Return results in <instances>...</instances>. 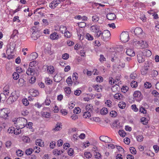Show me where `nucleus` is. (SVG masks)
<instances>
[{
  "label": "nucleus",
  "mask_w": 159,
  "mask_h": 159,
  "mask_svg": "<svg viewBox=\"0 0 159 159\" xmlns=\"http://www.w3.org/2000/svg\"><path fill=\"white\" fill-rule=\"evenodd\" d=\"M12 121L14 123L15 126L19 129H22L26 126L27 124V120L23 117L15 118L12 120Z\"/></svg>",
  "instance_id": "f257e3e1"
},
{
  "label": "nucleus",
  "mask_w": 159,
  "mask_h": 159,
  "mask_svg": "<svg viewBox=\"0 0 159 159\" xmlns=\"http://www.w3.org/2000/svg\"><path fill=\"white\" fill-rule=\"evenodd\" d=\"M90 30L95 34L96 37L99 38L100 37L101 30L99 26L96 25H93L90 27Z\"/></svg>",
  "instance_id": "f03ea898"
},
{
  "label": "nucleus",
  "mask_w": 159,
  "mask_h": 159,
  "mask_svg": "<svg viewBox=\"0 0 159 159\" xmlns=\"http://www.w3.org/2000/svg\"><path fill=\"white\" fill-rule=\"evenodd\" d=\"M100 37L101 39L103 41H105L108 40L109 38L111 35V34L110 31L108 30H105L102 32L101 31Z\"/></svg>",
  "instance_id": "7ed1b4c3"
},
{
  "label": "nucleus",
  "mask_w": 159,
  "mask_h": 159,
  "mask_svg": "<svg viewBox=\"0 0 159 159\" xmlns=\"http://www.w3.org/2000/svg\"><path fill=\"white\" fill-rule=\"evenodd\" d=\"M120 39L124 43L127 42L129 39L128 33L127 31L122 32L120 35Z\"/></svg>",
  "instance_id": "20e7f679"
},
{
  "label": "nucleus",
  "mask_w": 159,
  "mask_h": 159,
  "mask_svg": "<svg viewBox=\"0 0 159 159\" xmlns=\"http://www.w3.org/2000/svg\"><path fill=\"white\" fill-rule=\"evenodd\" d=\"M9 113L10 111L8 108L1 109L0 110V117L3 118H6L8 116Z\"/></svg>",
  "instance_id": "39448f33"
},
{
  "label": "nucleus",
  "mask_w": 159,
  "mask_h": 159,
  "mask_svg": "<svg viewBox=\"0 0 159 159\" xmlns=\"http://www.w3.org/2000/svg\"><path fill=\"white\" fill-rule=\"evenodd\" d=\"M16 45L14 43H10L9 45L7 46V53H12L14 50Z\"/></svg>",
  "instance_id": "423d86ee"
},
{
  "label": "nucleus",
  "mask_w": 159,
  "mask_h": 159,
  "mask_svg": "<svg viewBox=\"0 0 159 159\" xmlns=\"http://www.w3.org/2000/svg\"><path fill=\"white\" fill-rule=\"evenodd\" d=\"M134 43H135L136 44L137 43L140 46L141 48L142 49L147 48L148 46L146 41L143 40L135 41Z\"/></svg>",
  "instance_id": "0eeeda50"
},
{
  "label": "nucleus",
  "mask_w": 159,
  "mask_h": 159,
  "mask_svg": "<svg viewBox=\"0 0 159 159\" xmlns=\"http://www.w3.org/2000/svg\"><path fill=\"white\" fill-rule=\"evenodd\" d=\"M134 32L135 34L139 38L141 37L143 35V30L139 27H138L135 29Z\"/></svg>",
  "instance_id": "6e6552de"
},
{
  "label": "nucleus",
  "mask_w": 159,
  "mask_h": 159,
  "mask_svg": "<svg viewBox=\"0 0 159 159\" xmlns=\"http://www.w3.org/2000/svg\"><path fill=\"white\" fill-rule=\"evenodd\" d=\"M100 140L105 143H109L112 141L111 139L107 136H101L99 137Z\"/></svg>",
  "instance_id": "1a4fd4ad"
},
{
  "label": "nucleus",
  "mask_w": 159,
  "mask_h": 159,
  "mask_svg": "<svg viewBox=\"0 0 159 159\" xmlns=\"http://www.w3.org/2000/svg\"><path fill=\"white\" fill-rule=\"evenodd\" d=\"M18 98V96L16 94V92H13L11 94V95L8 98V100H10L12 102L16 100Z\"/></svg>",
  "instance_id": "9d476101"
},
{
  "label": "nucleus",
  "mask_w": 159,
  "mask_h": 159,
  "mask_svg": "<svg viewBox=\"0 0 159 159\" xmlns=\"http://www.w3.org/2000/svg\"><path fill=\"white\" fill-rule=\"evenodd\" d=\"M145 58L144 56L141 53H139L137 55L138 61L139 63H141L144 62Z\"/></svg>",
  "instance_id": "9b49d317"
},
{
  "label": "nucleus",
  "mask_w": 159,
  "mask_h": 159,
  "mask_svg": "<svg viewBox=\"0 0 159 159\" xmlns=\"http://www.w3.org/2000/svg\"><path fill=\"white\" fill-rule=\"evenodd\" d=\"M59 3L57 0H53L50 3L49 7L52 9H54Z\"/></svg>",
  "instance_id": "f8f14e48"
},
{
  "label": "nucleus",
  "mask_w": 159,
  "mask_h": 159,
  "mask_svg": "<svg viewBox=\"0 0 159 159\" xmlns=\"http://www.w3.org/2000/svg\"><path fill=\"white\" fill-rule=\"evenodd\" d=\"M50 38L52 40H57L59 38L58 34L56 32H54L50 35Z\"/></svg>",
  "instance_id": "ddd939ff"
},
{
  "label": "nucleus",
  "mask_w": 159,
  "mask_h": 159,
  "mask_svg": "<svg viewBox=\"0 0 159 159\" xmlns=\"http://www.w3.org/2000/svg\"><path fill=\"white\" fill-rule=\"evenodd\" d=\"M30 95L33 97H35L39 95V93L38 90L34 89H31L30 90Z\"/></svg>",
  "instance_id": "4468645a"
},
{
  "label": "nucleus",
  "mask_w": 159,
  "mask_h": 159,
  "mask_svg": "<svg viewBox=\"0 0 159 159\" xmlns=\"http://www.w3.org/2000/svg\"><path fill=\"white\" fill-rule=\"evenodd\" d=\"M106 17L108 20H111L115 19L116 16L114 13H110L107 14Z\"/></svg>",
  "instance_id": "2eb2a0df"
},
{
  "label": "nucleus",
  "mask_w": 159,
  "mask_h": 159,
  "mask_svg": "<svg viewBox=\"0 0 159 159\" xmlns=\"http://www.w3.org/2000/svg\"><path fill=\"white\" fill-rule=\"evenodd\" d=\"M35 70L29 67L26 71V73L28 75H32L35 73Z\"/></svg>",
  "instance_id": "dca6fc26"
},
{
  "label": "nucleus",
  "mask_w": 159,
  "mask_h": 159,
  "mask_svg": "<svg viewBox=\"0 0 159 159\" xmlns=\"http://www.w3.org/2000/svg\"><path fill=\"white\" fill-rule=\"evenodd\" d=\"M72 79L74 82L75 84V85L78 84L79 82L77 81L78 79V74L76 73H74L72 75Z\"/></svg>",
  "instance_id": "f3484780"
},
{
  "label": "nucleus",
  "mask_w": 159,
  "mask_h": 159,
  "mask_svg": "<svg viewBox=\"0 0 159 159\" xmlns=\"http://www.w3.org/2000/svg\"><path fill=\"white\" fill-rule=\"evenodd\" d=\"M141 53L143 54V55L145 57H150L152 55V52L151 51L148 49L145 50L142 53Z\"/></svg>",
  "instance_id": "a211bd4d"
},
{
  "label": "nucleus",
  "mask_w": 159,
  "mask_h": 159,
  "mask_svg": "<svg viewBox=\"0 0 159 159\" xmlns=\"http://www.w3.org/2000/svg\"><path fill=\"white\" fill-rule=\"evenodd\" d=\"M48 72L50 74H52L55 71L54 67L52 66H46Z\"/></svg>",
  "instance_id": "6ab92c4d"
},
{
  "label": "nucleus",
  "mask_w": 159,
  "mask_h": 159,
  "mask_svg": "<svg viewBox=\"0 0 159 159\" xmlns=\"http://www.w3.org/2000/svg\"><path fill=\"white\" fill-rule=\"evenodd\" d=\"M126 53L127 55L129 56L133 57L135 55L134 52L130 49H127L126 51Z\"/></svg>",
  "instance_id": "aec40b11"
},
{
  "label": "nucleus",
  "mask_w": 159,
  "mask_h": 159,
  "mask_svg": "<svg viewBox=\"0 0 159 159\" xmlns=\"http://www.w3.org/2000/svg\"><path fill=\"white\" fill-rule=\"evenodd\" d=\"M145 67L141 70V73L142 75H144L147 74L148 72V67L149 66V65H145L144 66Z\"/></svg>",
  "instance_id": "412c9836"
},
{
  "label": "nucleus",
  "mask_w": 159,
  "mask_h": 159,
  "mask_svg": "<svg viewBox=\"0 0 159 159\" xmlns=\"http://www.w3.org/2000/svg\"><path fill=\"white\" fill-rule=\"evenodd\" d=\"M38 57V54L35 52L31 53L29 56L30 59V60L35 59Z\"/></svg>",
  "instance_id": "4be33fe9"
},
{
  "label": "nucleus",
  "mask_w": 159,
  "mask_h": 159,
  "mask_svg": "<svg viewBox=\"0 0 159 159\" xmlns=\"http://www.w3.org/2000/svg\"><path fill=\"white\" fill-rule=\"evenodd\" d=\"M141 93L139 91H135L133 93L134 97L136 100V98H140L141 96Z\"/></svg>",
  "instance_id": "5701e85b"
},
{
  "label": "nucleus",
  "mask_w": 159,
  "mask_h": 159,
  "mask_svg": "<svg viewBox=\"0 0 159 159\" xmlns=\"http://www.w3.org/2000/svg\"><path fill=\"white\" fill-rule=\"evenodd\" d=\"M35 143L36 145L42 147L43 146V142L40 139H37L35 140Z\"/></svg>",
  "instance_id": "b1692460"
},
{
  "label": "nucleus",
  "mask_w": 159,
  "mask_h": 159,
  "mask_svg": "<svg viewBox=\"0 0 159 159\" xmlns=\"http://www.w3.org/2000/svg\"><path fill=\"white\" fill-rule=\"evenodd\" d=\"M41 113L42 116L45 118H48L50 116V113L49 112L43 111L41 112Z\"/></svg>",
  "instance_id": "393cba45"
},
{
  "label": "nucleus",
  "mask_w": 159,
  "mask_h": 159,
  "mask_svg": "<svg viewBox=\"0 0 159 159\" xmlns=\"http://www.w3.org/2000/svg\"><path fill=\"white\" fill-rule=\"evenodd\" d=\"M32 30L33 32L32 34V37L33 38V37H34V35H35V33L38 32L39 30L38 28L36 26L33 27Z\"/></svg>",
  "instance_id": "a878e982"
},
{
  "label": "nucleus",
  "mask_w": 159,
  "mask_h": 159,
  "mask_svg": "<svg viewBox=\"0 0 159 159\" xmlns=\"http://www.w3.org/2000/svg\"><path fill=\"white\" fill-rule=\"evenodd\" d=\"M85 109L87 111H92L93 109V107L91 104L87 105L85 107Z\"/></svg>",
  "instance_id": "bb28decb"
},
{
  "label": "nucleus",
  "mask_w": 159,
  "mask_h": 159,
  "mask_svg": "<svg viewBox=\"0 0 159 159\" xmlns=\"http://www.w3.org/2000/svg\"><path fill=\"white\" fill-rule=\"evenodd\" d=\"M25 81L23 79H20L19 80L18 84L20 86H23L25 85Z\"/></svg>",
  "instance_id": "cd10ccee"
},
{
  "label": "nucleus",
  "mask_w": 159,
  "mask_h": 159,
  "mask_svg": "<svg viewBox=\"0 0 159 159\" xmlns=\"http://www.w3.org/2000/svg\"><path fill=\"white\" fill-rule=\"evenodd\" d=\"M143 137L142 135H139L136 136L137 140L139 142H141L143 140Z\"/></svg>",
  "instance_id": "c85d7f7f"
},
{
  "label": "nucleus",
  "mask_w": 159,
  "mask_h": 159,
  "mask_svg": "<svg viewBox=\"0 0 159 159\" xmlns=\"http://www.w3.org/2000/svg\"><path fill=\"white\" fill-rule=\"evenodd\" d=\"M61 125V123L59 122L57 123V124L56 125L55 127L54 128H53V130H54V131H57L59 130L61 128L60 125Z\"/></svg>",
  "instance_id": "c756f323"
},
{
  "label": "nucleus",
  "mask_w": 159,
  "mask_h": 159,
  "mask_svg": "<svg viewBox=\"0 0 159 159\" xmlns=\"http://www.w3.org/2000/svg\"><path fill=\"white\" fill-rule=\"evenodd\" d=\"M126 103L124 102H120L118 104L119 107L122 109L126 107Z\"/></svg>",
  "instance_id": "7c9ffc66"
},
{
  "label": "nucleus",
  "mask_w": 159,
  "mask_h": 159,
  "mask_svg": "<svg viewBox=\"0 0 159 159\" xmlns=\"http://www.w3.org/2000/svg\"><path fill=\"white\" fill-rule=\"evenodd\" d=\"M66 82L69 86L72 85V81L70 76H69L67 78L66 80Z\"/></svg>",
  "instance_id": "2f4dec72"
},
{
  "label": "nucleus",
  "mask_w": 159,
  "mask_h": 159,
  "mask_svg": "<svg viewBox=\"0 0 159 159\" xmlns=\"http://www.w3.org/2000/svg\"><path fill=\"white\" fill-rule=\"evenodd\" d=\"M92 19L93 21L94 22H96L98 21L99 18L97 15H94L92 16Z\"/></svg>",
  "instance_id": "473e14b6"
},
{
  "label": "nucleus",
  "mask_w": 159,
  "mask_h": 159,
  "mask_svg": "<svg viewBox=\"0 0 159 159\" xmlns=\"http://www.w3.org/2000/svg\"><path fill=\"white\" fill-rule=\"evenodd\" d=\"M84 118H87L90 116L91 114L89 111H86L84 112L83 115Z\"/></svg>",
  "instance_id": "72a5a7b5"
},
{
  "label": "nucleus",
  "mask_w": 159,
  "mask_h": 159,
  "mask_svg": "<svg viewBox=\"0 0 159 159\" xmlns=\"http://www.w3.org/2000/svg\"><path fill=\"white\" fill-rule=\"evenodd\" d=\"M22 140L24 142L28 143L30 142V139L28 136H25L23 137Z\"/></svg>",
  "instance_id": "f704fd0d"
},
{
  "label": "nucleus",
  "mask_w": 159,
  "mask_h": 159,
  "mask_svg": "<svg viewBox=\"0 0 159 159\" xmlns=\"http://www.w3.org/2000/svg\"><path fill=\"white\" fill-rule=\"evenodd\" d=\"M33 151V149L32 148H29L27 149L25 152V154L27 155H29L31 154Z\"/></svg>",
  "instance_id": "c9c22d12"
},
{
  "label": "nucleus",
  "mask_w": 159,
  "mask_h": 159,
  "mask_svg": "<svg viewBox=\"0 0 159 159\" xmlns=\"http://www.w3.org/2000/svg\"><path fill=\"white\" fill-rule=\"evenodd\" d=\"M100 112L102 115H106L108 112L107 109L105 107H103L101 110Z\"/></svg>",
  "instance_id": "e433bc0d"
},
{
  "label": "nucleus",
  "mask_w": 159,
  "mask_h": 159,
  "mask_svg": "<svg viewBox=\"0 0 159 159\" xmlns=\"http://www.w3.org/2000/svg\"><path fill=\"white\" fill-rule=\"evenodd\" d=\"M21 129L16 128L15 129L14 134L16 135H18L21 133Z\"/></svg>",
  "instance_id": "4c0bfd02"
},
{
  "label": "nucleus",
  "mask_w": 159,
  "mask_h": 159,
  "mask_svg": "<svg viewBox=\"0 0 159 159\" xmlns=\"http://www.w3.org/2000/svg\"><path fill=\"white\" fill-rule=\"evenodd\" d=\"M66 28L64 26H61L60 28V30L62 33H64L66 31Z\"/></svg>",
  "instance_id": "58836bf2"
},
{
  "label": "nucleus",
  "mask_w": 159,
  "mask_h": 159,
  "mask_svg": "<svg viewBox=\"0 0 159 159\" xmlns=\"http://www.w3.org/2000/svg\"><path fill=\"white\" fill-rule=\"evenodd\" d=\"M130 85L132 88H135L138 86L137 82L136 81H133L131 83Z\"/></svg>",
  "instance_id": "ea45409f"
},
{
  "label": "nucleus",
  "mask_w": 159,
  "mask_h": 159,
  "mask_svg": "<svg viewBox=\"0 0 159 159\" xmlns=\"http://www.w3.org/2000/svg\"><path fill=\"white\" fill-rule=\"evenodd\" d=\"M130 76L131 79L135 80L137 77V75L135 72H134L130 75Z\"/></svg>",
  "instance_id": "a19ab883"
},
{
  "label": "nucleus",
  "mask_w": 159,
  "mask_h": 159,
  "mask_svg": "<svg viewBox=\"0 0 159 159\" xmlns=\"http://www.w3.org/2000/svg\"><path fill=\"white\" fill-rule=\"evenodd\" d=\"M13 79L15 80L18 79L19 77V74L16 72H14L12 75Z\"/></svg>",
  "instance_id": "79ce46f5"
},
{
  "label": "nucleus",
  "mask_w": 159,
  "mask_h": 159,
  "mask_svg": "<svg viewBox=\"0 0 159 159\" xmlns=\"http://www.w3.org/2000/svg\"><path fill=\"white\" fill-rule=\"evenodd\" d=\"M38 63V62L36 61H33L30 62L29 64V66L31 67L33 66H36Z\"/></svg>",
  "instance_id": "37998d69"
},
{
  "label": "nucleus",
  "mask_w": 159,
  "mask_h": 159,
  "mask_svg": "<svg viewBox=\"0 0 159 159\" xmlns=\"http://www.w3.org/2000/svg\"><path fill=\"white\" fill-rule=\"evenodd\" d=\"M114 98L117 99H120L122 98V95L120 93H116L114 95Z\"/></svg>",
  "instance_id": "c03bdc74"
},
{
  "label": "nucleus",
  "mask_w": 159,
  "mask_h": 159,
  "mask_svg": "<svg viewBox=\"0 0 159 159\" xmlns=\"http://www.w3.org/2000/svg\"><path fill=\"white\" fill-rule=\"evenodd\" d=\"M23 152L21 150H18L16 151V155L19 157H21L23 155Z\"/></svg>",
  "instance_id": "a18cd8bd"
},
{
  "label": "nucleus",
  "mask_w": 159,
  "mask_h": 159,
  "mask_svg": "<svg viewBox=\"0 0 159 159\" xmlns=\"http://www.w3.org/2000/svg\"><path fill=\"white\" fill-rule=\"evenodd\" d=\"M86 38L87 39L89 40H93V36L88 33L86 34Z\"/></svg>",
  "instance_id": "49530a36"
},
{
  "label": "nucleus",
  "mask_w": 159,
  "mask_h": 159,
  "mask_svg": "<svg viewBox=\"0 0 159 159\" xmlns=\"http://www.w3.org/2000/svg\"><path fill=\"white\" fill-rule=\"evenodd\" d=\"M110 115L112 117H116L117 115V112L114 111H112L110 112Z\"/></svg>",
  "instance_id": "de8ad7c7"
},
{
  "label": "nucleus",
  "mask_w": 159,
  "mask_h": 159,
  "mask_svg": "<svg viewBox=\"0 0 159 159\" xmlns=\"http://www.w3.org/2000/svg\"><path fill=\"white\" fill-rule=\"evenodd\" d=\"M129 89V87L126 86H123L121 89V91L123 93H125Z\"/></svg>",
  "instance_id": "09e8293b"
},
{
  "label": "nucleus",
  "mask_w": 159,
  "mask_h": 159,
  "mask_svg": "<svg viewBox=\"0 0 159 159\" xmlns=\"http://www.w3.org/2000/svg\"><path fill=\"white\" fill-rule=\"evenodd\" d=\"M85 157L87 158H90L92 157L91 153L89 152H85L84 153Z\"/></svg>",
  "instance_id": "8fccbe9b"
},
{
  "label": "nucleus",
  "mask_w": 159,
  "mask_h": 159,
  "mask_svg": "<svg viewBox=\"0 0 159 159\" xmlns=\"http://www.w3.org/2000/svg\"><path fill=\"white\" fill-rule=\"evenodd\" d=\"M130 151L133 154H135L136 153V151L135 148L133 147L130 148Z\"/></svg>",
  "instance_id": "3c124183"
},
{
  "label": "nucleus",
  "mask_w": 159,
  "mask_h": 159,
  "mask_svg": "<svg viewBox=\"0 0 159 159\" xmlns=\"http://www.w3.org/2000/svg\"><path fill=\"white\" fill-rule=\"evenodd\" d=\"M80 109L79 107H75L74 108L73 112L75 114H78L80 112Z\"/></svg>",
  "instance_id": "603ef678"
},
{
  "label": "nucleus",
  "mask_w": 159,
  "mask_h": 159,
  "mask_svg": "<svg viewBox=\"0 0 159 159\" xmlns=\"http://www.w3.org/2000/svg\"><path fill=\"white\" fill-rule=\"evenodd\" d=\"M144 86L145 87L146 89H149L151 87L152 85L151 83L147 82L145 83Z\"/></svg>",
  "instance_id": "864d4df0"
},
{
  "label": "nucleus",
  "mask_w": 159,
  "mask_h": 159,
  "mask_svg": "<svg viewBox=\"0 0 159 159\" xmlns=\"http://www.w3.org/2000/svg\"><path fill=\"white\" fill-rule=\"evenodd\" d=\"M99 60L101 62L105 61H106V59L104 57L103 55L101 54L100 55V58H99Z\"/></svg>",
  "instance_id": "5fc2aeb1"
},
{
  "label": "nucleus",
  "mask_w": 159,
  "mask_h": 159,
  "mask_svg": "<svg viewBox=\"0 0 159 159\" xmlns=\"http://www.w3.org/2000/svg\"><path fill=\"white\" fill-rule=\"evenodd\" d=\"M95 158L98 159H101V154L98 152H96L94 154Z\"/></svg>",
  "instance_id": "6e6d98bb"
},
{
  "label": "nucleus",
  "mask_w": 159,
  "mask_h": 159,
  "mask_svg": "<svg viewBox=\"0 0 159 159\" xmlns=\"http://www.w3.org/2000/svg\"><path fill=\"white\" fill-rule=\"evenodd\" d=\"M64 34L65 36L67 38H70L71 35V33L68 31H66Z\"/></svg>",
  "instance_id": "4d7b16f0"
},
{
  "label": "nucleus",
  "mask_w": 159,
  "mask_h": 159,
  "mask_svg": "<svg viewBox=\"0 0 159 159\" xmlns=\"http://www.w3.org/2000/svg\"><path fill=\"white\" fill-rule=\"evenodd\" d=\"M131 109L135 112H137L138 111V109L136 107L135 104L132 105L131 106Z\"/></svg>",
  "instance_id": "13d9d810"
},
{
  "label": "nucleus",
  "mask_w": 159,
  "mask_h": 159,
  "mask_svg": "<svg viewBox=\"0 0 159 159\" xmlns=\"http://www.w3.org/2000/svg\"><path fill=\"white\" fill-rule=\"evenodd\" d=\"M96 80L97 82H101L103 81V78L101 76H98L96 77Z\"/></svg>",
  "instance_id": "bf43d9fd"
},
{
  "label": "nucleus",
  "mask_w": 159,
  "mask_h": 159,
  "mask_svg": "<svg viewBox=\"0 0 159 159\" xmlns=\"http://www.w3.org/2000/svg\"><path fill=\"white\" fill-rule=\"evenodd\" d=\"M139 111L143 114H146L147 113L146 110L145 109V108L143 107H140L139 109Z\"/></svg>",
  "instance_id": "052dcab7"
},
{
  "label": "nucleus",
  "mask_w": 159,
  "mask_h": 159,
  "mask_svg": "<svg viewBox=\"0 0 159 159\" xmlns=\"http://www.w3.org/2000/svg\"><path fill=\"white\" fill-rule=\"evenodd\" d=\"M7 98V97H5L3 93H2L0 94V98L1 100L2 99V101H4Z\"/></svg>",
  "instance_id": "680f3d73"
},
{
  "label": "nucleus",
  "mask_w": 159,
  "mask_h": 159,
  "mask_svg": "<svg viewBox=\"0 0 159 159\" xmlns=\"http://www.w3.org/2000/svg\"><path fill=\"white\" fill-rule=\"evenodd\" d=\"M69 56L68 54L65 53L62 55V58L64 60H67L69 58Z\"/></svg>",
  "instance_id": "e2e57ef3"
},
{
  "label": "nucleus",
  "mask_w": 159,
  "mask_h": 159,
  "mask_svg": "<svg viewBox=\"0 0 159 159\" xmlns=\"http://www.w3.org/2000/svg\"><path fill=\"white\" fill-rule=\"evenodd\" d=\"M119 135H120V136H122V137H125L126 134L125 132L123 130H122L121 131L120 130L119 132Z\"/></svg>",
  "instance_id": "0e129e2a"
},
{
  "label": "nucleus",
  "mask_w": 159,
  "mask_h": 159,
  "mask_svg": "<svg viewBox=\"0 0 159 159\" xmlns=\"http://www.w3.org/2000/svg\"><path fill=\"white\" fill-rule=\"evenodd\" d=\"M15 129V128L14 127H10L8 130V132L12 134L13 133L14 134Z\"/></svg>",
  "instance_id": "69168bd1"
},
{
  "label": "nucleus",
  "mask_w": 159,
  "mask_h": 159,
  "mask_svg": "<svg viewBox=\"0 0 159 159\" xmlns=\"http://www.w3.org/2000/svg\"><path fill=\"white\" fill-rule=\"evenodd\" d=\"M124 142L127 144H129L130 142V139L126 137L124 139Z\"/></svg>",
  "instance_id": "338daca9"
},
{
  "label": "nucleus",
  "mask_w": 159,
  "mask_h": 159,
  "mask_svg": "<svg viewBox=\"0 0 159 159\" xmlns=\"http://www.w3.org/2000/svg\"><path fill=\"white\" fill-rule=\"evenodd\" d=\"M29 112L28 111L26 110H24L21 112V114L24 116H25L28 115Z\"/></svg>",
  "instance_id": "774afa93"
}]
</instances>
